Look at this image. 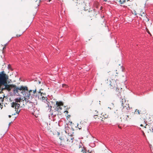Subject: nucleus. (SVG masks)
I'll list each match as a JSON object with an SVG mask.
<instances>
[{
    "label": "nucleus",
    "mask_w": 153,
    "mask_h": 153,
    "mask_svg": "<svg viewBox=\"0 0 153 153\" xmlns=\"http://www.w3.org/2000/svg\"><path fill=\"white\" fill-rule=\"evenodd\" d=\"M120 68V70H118L119 71H123V68H122V66H120V67H119Z\"/></svg>",
    "instance_id": "obj_25"
},
{
    "label": "nucleus",
    "mask_w": 153,
    "mask_h": 153,
    "mask_svg": "<svg viewBox=\"0 0 153 153\" xmlns=\"http://www.w3.org/2000/svg\"><path fill=\"white\" fill-rule=\"evenodd\" d=\"M100 117V120L101 121H103L105 119L107 118L108 117V115L104 113H102Z\"/></svg>",
    "instance_id": "obj_15"
},
{
    "label": "nucleus",
    "mask_w": 153,
    "mask_h": 153,
    "mask_svg": "<svg viewBox=\"0 0 153 153\" xmlns=\"http://www.w3.org/2000/svg\"><path fill=\"white\" fill-rule=\"evenodd\" d=\"M5 48V47H4L3 48V49H4Z\"/></svg>",
    "instance_id": "obj_31"
},
{
    "label": "nucleus",
    "mask_w": 153,
    "mask_h": 153,
    "mask_svg": "<svg viewBox=\"0 0 153 153\" xmlns=\"http://www.w3.org/2000/svg\"><path fill=\"white\" fill-rule=\"evenodd\" d=\"M22 101L21 98H16L15 99V102H13L11 103V106L12 108H14L15 109V111H16V113L18 114L20 112V110L19 109L20 107V102Z\"/></svg>",
    "instance_id": "obj_4"
},
{
    "label": "nucleus",
    "mask_w": 153,
    "mask_h": 153,
    "mask_svg": "<svg viewBox=\"0 0 153 153\" xmlns=\"http://www.w3.org/2000/svg\"><path fill=\"white\" fill-rule=\"evenodd\" d=\"M93 113L94 115V119H98L100 120V117H101V116H99V114H98V111H97L96 110L93 111Z\"/></svg>",
    "instance_id": "obj_16"
},
{
    "label": "nucleus",
    "mask_w": 153,
    "mask_h": 153,
    "mask_svg": "<svg viewBox=\"0 0 153 153\" xmlns=\"http://www.w3.org/2000/svg\"><path fill=\"white\" fill-rule=\"evenodd\" d=\"M146 31L151 36V34L150 32H149V30L148 29H147V28H146Z\"/></svg>",
    "instance_id": "obj_23"
},
{
    "label": "nucleus",
    "mask_w": 153,
    "mask_h": 153,
    "mask_svg": "<svg viewBox=\"0 0 153 153\" xmlns=\"http://www.w3.org/2000/svg\"><path fill=\"white\" fill-rule=\"evenodd\" d=\"M48 1L49 2H50L51 1V0H48Z\"/></svg>",
    "instance_id": "obj_35"
},
{
    "label": "nucleus",
    "mask_w": 153,
    "mask_h": 153,
    "mask_svg": "<svg viewBox=\"0 0 153 153\" xmlns=\"http://www.w3.org/2000/svg\"><path fill=\"white\" fill-rule=\"evenodd\" d=\"M117 84L116 81L112 79L111 81V83L110 84V88L111 89H116L117 92V94L118 95H120V93L122 91V89L118 88Z\"/></svg>",
    "instance_id": "obj_5"
},
{
    "label": "nucleus",
    "mask_w": 153,
    "mask_h": 153,
    "mask_svg": "<svg viewBox=\"0 0 153 153\" xmlns=\"http://www.w3.org/2000/svg\"><path fill=\"white\" fill-rule=\"evenodd\" d=\"M141 120H144V122H145V120H146V119L145 117H142ZM140 119H141V118H140Z\"/></svg>",
    "instance_id": "obj_24"
},
{
    "label": "nucleus",
    "mask_w": 153,
    "mask_h": 153,
    "mask_svg": "<svg viewBox=\"0 0 153 153\" xmlns=\"http://www.w3.org/2000/svg\"><path fill=\"white\" fill-rule=\"evenodd\" d=\"M143 131H144L143 130L142 131H143V136H144V137H146V135H145V133H144V132Z\"/></svg>",
    "instance_id": "obj_28"
},
{
    "label": "nucleus",
    "mask_w": 153,
    "mask_h": 153,
    "mask_svg": "<svg viewBox=\"0 0 153 153\" xmlns=\"http://www.w3.org/2000/svg\"><path fill=\"white\" fill-rule=\"evenodd\" d=\"M128 112V111H124V116L127 118V122L131 120L133 116L131 115V114H129Z\"/></svg>",
    "instance_id": "obj_11"
},
{
    "label": "nucleus",
    "mask_w": 153,
    "mask_h": 153,
    "mask_svg": "<svg viewBox=\"0 0 153 153\" xmlns=\"http://www.w3.org/2000/svg\"><path fill=\"white\" fill-rule=\"evenodd\" d=\"M9 85H12L14 86H10V90H7L8 91H11V89L13 88H14L13 91L14 92H16V93H18L19 92V87H17L16 85L13 84H9Z\"/></svg>",
    "instance_id": "obj_13"
},
{
    "label": "nucleus",
    "mask_w": 153,
    "mask_h": 153,
    "mask_svg": "<svg viewBox=\"0 0 153 153\" xmlns=\"http://www.w3.org/2000/svg\"><path fill=\"white\" fill-rule=\"evenodd\" d=\"M38 94H39L38 95V98L39 99V97H40V98L41 99V97L42 100H45V97L42 96V94H43L41 92H40V91H39L38 92Z\"/></svg>",
    "instance_id": "obj_17"
},
{
    "label": "nucleus",
    "mask_w": 153,
    "mask_h": 153,
    "mask_svg": "<svg viewBox=\"0 0 153 153\" xmlns=\"http://www.w3.org/2000/svg\"><path fill=\"white\" fill-rule=\"evenodd\" d=\"M62 87L63 88H67L68 87V86L67 85L65 84H63L62 85Z\"/></svg>",
    "instance_id": "obj_22"
},
{
    "label": "nucleus",
    "mask_w": 153,
    "mask_h": 153,
    "mask_svg": "<svg viewBox=\"0 0 153 153\" xmlns=\"http://www.w3.org/2000/svg\"><path fill=\"white\" fill-rule=\"evenodd\" d=\"M60 142L59 144L61 146L64 147L68 146L70 147V149L73 151H75L76 149L79 147V144L73 143L72 139L70 136H68V137L63 135L60 137Z\"/></svg>",
    "instance_id": "obj_1"
},
{
    "label": "nucleus",
    "mask_w": 153,
    "mask_h": 153,
    "mask_svg": "<svg viewBox=\"0 0 153 153\" xmlns=\"http://www.w3.org/2000/svg\"><path fill=\"white\" fill-rule=\"evenodd\" d=\"M2 91H2L1 89H0V93H1Z\"/></svg>",
    "instance_id": "obj_30"
},
{
    "label": "nucleus",
    "mask_w": 153,
    "mask_h": 153,
    "mask_svg": "<svg viewBox=\"0 0 153 153\" xmlns=\"http://www.w3.org/2000/svg\"><path fill=\"white\" fill-rule=\"evenodd\" d=\"M9 78L8 75L3 71L0 72V89L2 91L10 90V86H14L12 85H9L7 83V81Z\"/></svg>",
    "instance_id": "obj_2"
},
{
    "label": "nucleus",
    "mask_w": 153,
    "mask_h": 153,
    "mask_svg": "<svg viewBox=\"0 0 153 153\" xmlns=\"http://www.w3.org/2000/svg\"><path fill=\"white\" fill-rule=\"evenodd\" d=\"M22 34V33L21 34H17L16 35V36H17V37H19Z\"/></svg>",
    "instance_id": "obj_26"
},
{
    "label": "nucleus",
    "mask_w": 153,
    "mask_h": 153,
    "mask_svg": "<svg viewBox=\"0 0 153 153\" xmlns=\"http://www.w3.org/2000/svg\"><path fill=\"white\" fill-rule=\"evenodd\" d=\"M36 90L35 89L34 90H30L27 94H26L25 97L27 100L30 99L29 100L32 99L34 97H38Z\"/></svg>",
    "instance_id": "obj_6"
},
{
    "label": "nucleus",
    "mask_w": 153,
    "mask_h": 153,
    "mask_svg": "<svg viewBox=\"0 0 153 153\" xmlns=\"http://www.w3.org/2000/svg\"><path fill=\"white\" fill-rule=\"evenodd\" d=\"M126 0H118V3L119 4H122L125 2Z\"/></svg>",
    "instance_id": "obj_20"
},
{
    "label": "nucleus",
    "mask_w": 153,
    "mask_h": 153,
    "mask_svg": "<svg viewBox=\"0 0 153 153\" xmlns=\"http://www.w3.org/2000/svg\"><path fill=\"white\" fill-rule=\"evenodd\" d=\"M51 108H52V107L51 106Z\"/></svg>",
    "instance_id": "obj_36"
},
{
    "label": "nucleus",
    "mask_w": 153,
    "mask_h": 153,
    "mask_svg": "<svg viewBox=\"0 0 153 153\" xmlns=\"http://www.w3.org/2000/svg\"><path fill=\"white\" fill-rule=\"evenodd\" d=\"M86 124V123L84 122H81L80 124H78L77 125V127L79 128V130H84L85 128V125Z\"/></svg>",
    "instance_id": "obj_12"
},
{
    "label": "nucleus",
    "mask_w": 153,
    "mask_h": 153,
    "mask_svg": "<svg viewBox=\"0 0 153 153\" xmlns=\"http://www.w3.org/2000/svg\"><path fill=\"white\" fill-rule=\"evenodd\" d=\"M129 0H128V1H129Z\"/></svg>",
    "instance_id": "obj_37"
},
{
    "label": "nucleus",
    "mask_w": 153,
    "mask_h": 153,
    "mask_svg": "<svg viewBox=\"0 0 153 153\" xmlns=\"http://www.w3.org/2000/svg\"><path fill=\"white\" fill-rule=\"evenodd\" d=\"M56 105L57 106L56 108L54 109V112L52 114V115L56 116V114H61L63 112L66 113L65 114L68 113V111H62V107L63 106V104L62 102L56 101Z\"/></svg>",
    "instance_id": "obj_3"
},
{
    "label": "nucleus",
    "mask_w": 153,
    "mask_h": 153,
    "mask_svg": "<svg viewBox=\"0 0 153 153\" xmlns=\"http://www.w3.org/2000/svg\"><path fill=\"white\" fill-rule=\"evenodd\" d=\"M10 65H8V68H10Z\"/></svg>",
    "instance_id": "obj_29"
},
{
    "label": "nucleus",
    "mask_w": 153,
    "mask_h": 153,
    "mask_svg": "<svg viewBox=\"0 0 153 153\" xmlns=\"http://www.w3.org/2000/svg\"><path fill=\"white\" fill-rule=\"evenodd\" d=\"M140 126H143V125H142V124H141V125H140Z\"/></svg>",
    "instance_id": "obj_34"
},
{
    "label": "nucleus",
    "mask_w": 153,
    "mask_h": 153,
    "mask_svg": "<svg viewBox=\"0 0 153 153\" xmlns=\"http://www.w3.org/2000/svg\"><path fill=\"white\" fill-rule=\"evenodd\" d=\"M19 90H22V91H28V88L26 86H21L19 87Z\"/></svg>",
    "instance_id": "obj_18"
},
{
    "label": "nucleus",
    "mask_w": 153,
    "mask_h": 153,
    "mask_svg": "<svg viewBox=\"0 0 153 153\" xmlns=\"http://www.w3.org/2000/svg\"><path fill=\"white\" fill-rule=\"evenodd\" d=\"M122 111L123 112L120 117L121 120L118 121V123H119L127 122V118L125 117V116H124V111Z\"/></svg>",
    "instance_id": "obj_10"
},
{
    "label": "nucleus",
    "mask_w": 153,
    "mask_h": 153,
    "mask_svg": "<svg viewBox=\"0 0 153 153\" xmlns=\"http://www.w3.org/2000/svg\"><path fill=\"white\" fill-rule=\"evenodd\" d=\"M146 111L145 110H143V111L140 110H139L136 109L135 110L134 113L135 114H142L143 116H145V114H143L146 113Z\"/></svg>",
    "instance_id": "obj_14"
},
{
    "label": "nucleus",
    "mask_w": 153,
    "mask_h": 153,
    "mask_svg": "<svg viewBox=\"0 0 153 153\" xmlns=\"http://www.w3.org/2000/svg\"><path fill=\"white\" fill-rule=\"evenodd\" d=\"M114 0V1L116 3H118V0Z\"/></svg>",
    "instance_id": "obj_27"
},
{
    "label": "nucleus",
    "mask_w": 153,
    "mask_h": 153,
    "mask_svg": "<svg viewBox=\"0 0 153 153\" xmlns=\"http://www.w3.org/2000/svg\"><path fill=\"white\" fill-rule=\"evenodd\" d=\"M108 0H103V1H107Z\"/></svg>",
    "instance_id": "obj_33"
},
{
    "label": "nucleus",
    "mask_w": 153,
    "mask_h": 153,
    "mask_svg": "<svg viewBox=\"0 0 153 153\" xmlns=\"http://www.w3.org/2000/svg\"><path fill=\"white\" fill-rule=\"evenodd\" d=\"M4 100V98L2 97L0 98V105H1V103L3 102Z\"/></svg>",
    "instance_id": "obj_21"
},
{
    "label": "nucleus",
    "mask_w": 153,
    "mask_h": 153,
    "mask_svg": "<svg viewBox=\"0 0 153 153\" xmlns=\"http://www.w3.org/2000/svg\"><path fill=\"white\" fill-rule=\"evenodd\" d=\"M95 14V13L94 11H91V12H89V15L90 17H92L94 16Z\"/></svg>",
    "instance_id": "obj_19"
},
{
    "label": "nucleus",
    "mask_w": 153,
    "mask_h": 153,
    "mask_svg": "<svg viewBox=\"0 0 153 153\" xmlns=\"http://www.w3.org/2000/svg\"><path fill=\"white\" fill-rule=\"evenodd\" d=\"M11 117V115H9V117L10 118V117Z\"/></svg>",
    "instance_id": "obj_32"
},
{
    "label": "nucleus",
    "mask_w": 153,
    "mask_h": 153,
    "mask_svg": "<svg viewBox=\"0 0 153 153\" xmlns=\"http://www.w3.org/2000/svg\"><path fill=\"white\" fill-rule=\"evenodd\" d=\"M138 14H139L140 16V18L141 19H142L144 21L148 22L149 19L146 16V14L145 13V11L144 10H140L138 12Z\"/></svg>",
    "instance_id": "obj_9"
},
{
    "label": "nucleus",
    "mask_w": 153,
    "mask_h": 153,
    "mask_svg": "<svg viewBox=\"0 0 153 153\" xmlns=\"http://www.w3.org/2000/svg\"><path fill=\"white\" fill-rule=\"evenodd\" d=\"M122 105L123 106L122 111H126V110L128 111L130 109L129 104L128 103V102L126 101L125 99H123L122 100Z\"/></svg>",
    "instance_id": "obj_8"
},
{
    "label": "nucleus",
    "mask_w": 153,
    "mask_h": 153,
    "mask_svg": "<svg viewBox=\"0 0 153 153\" xmlns=\"http://www.w3.org/2000/svg\"><path fill=\"white\" fill-rule=\"evenodd\" d=\"M143 130L147 134L153 132V125L151 124H146V126L143 128Z\"/></svg>",
    "instance_id": "obj_7"
}]
</instances>
